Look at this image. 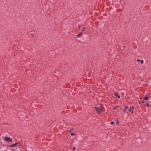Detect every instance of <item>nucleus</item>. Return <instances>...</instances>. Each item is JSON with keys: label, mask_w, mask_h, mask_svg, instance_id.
<instances>
[{"label": "nucleus", "mask_w": 151, "mask_h": 151, "mask_svg": "<svg viewBox=\"0 0 151 151\" xmlns=\"http://www.w3.org/2000/svg\"><path fill=\"white\" fill-rule=\"evenodd\" d=\"M12 151H14V150H12Z\"/></svg>", "instance_id": "obj_21"}, {"label": "nucleus", "mask_w": 151, "mask_h": 151, "mask_svg": "<svg viewBox=\"0 0 151 151\" xmlns=\"http://www.w3.org/2000/svg\"><path fill=\"white\" fill-rule=\"evenodd\" d=\"M141 61V64H143L144 63V61L143 60H142L140 61Z\"/></svg>", "instance_id": "obj_14"}, {"label": "nucleus", "mask_w": 151, "mask_h": 151, "mask_svg": "<svg viewBox=\"0 0 151 151\" xmlns=\"http://www.w3.org/2000/svg\"><path fill=\"white\" fill-rule=\"evenodd\" d=\"M145 106H147V107H149L150 106V104L148 103H147L146 105H145Z\"/></svg>", "instance_id": "obj_11"}, {"label": "nucleus", "mask_w": 151, "mask_h": 151, "mask_svg": "<svg viewBox=\"0 0 151 151\" xmlns=\"http://www.w3.org/2000/svg\"><path fill=\"white\" fill-rule=\"evenodd\" d=\"M96 111L97 113L100 114L101 113L104 112L105 111V109L103 105H101L99 106L95 107Z\"/></svg>", "instance_id": "obj_1"}, {"label": "nucleus", "mask_w": 151, "mask_h": 151, "mask_svg": "<svg viewBox=\"0 0 151 151\" xmlns=\"http://www.w3.org/2000/svg\"><path fill=\"white\" fill-rule=\"evenodd\" d=\"M4 140L5 141L9 142H12V140L10 137H5L4 138Z\"/></svg>", "instance_id": "obj_2"}, {"label": "nucleus", "mask_w": 151, "mask_h": 151, "mask_svg": "<svg viewBox=\"0 0 151 151\" xmlns=\"http://www.w3.org/2000/svg\"><path fill=\"white\" fill-rule=\"evenodd\" d=\"M80 27H81V26H80V25H78V28H79V29H80Z\"/></svg>", "instance_id": "obj_18"}, {"label": "nucleus", "mask_w": 151, "mask_h": 151, "mask_svg": "<svg viewBox=\"0 0 151 151\" xmlns=\"http://www.w3.org/2000/svg\"><path fill=\"white\" fill-rule=\"evenodd\" d=\"M119 123V122H117V123Z\"/></svg>", "instance_id": "obj_23"}, {"label": "nucleus", "mask_w": 151, "mask_h": 151, "mask_svg": "<svg viewBox=\"0 0 151 151\" xmlns=\"http://www.w3.org/2000/svg\"><path fill=\"white\" fill-rule=\"evenodd\" d=\"M17 145L16 143L15 144L10 145V146L11 147H14Z\"/></svg>", "instance_id": "obj_5"}, {"label": "nucleus", "mask_w": 151, "mask_h": 151, "mask_svg": "<svg viewBox=\"0 0 151 151\" xmlns=\"http://www.w3.org/2000/svg\"><path fill=\"white\" fill-rule=\"evenodd\" d=\"M114 93L115 96H116L119 99L120 98V96L119 95V94L118 93Z\"/></svg>", "instance_id": "obj_4"}, {"label": "nucleus", "mask_w": 151, "mask_h": 151, "mask_svg": "<svg viewBox=\"0 0 151 151\" xmlns=\"http://www.w3.org/2000/svg\"><path fill=\"white\" fill-rule=\"evenodd\" d=\"M142 99V98H140V99Z\"/></svg>", "instance_id": "obj_22"}, {"label": "nucleus", "mask_w": 151, "mask_h": 151, "mask_svg": "<svg viewBox=\"0 0 151 151\" xmlns=\"http://www.w3.org/2000/svg\"><path fill=\"white\" fill-rule=\"evenodd\" d=\"M141 60L139 59H137V61L138 62L140 61Z\"/></svg>", "instance_id": "obj_17"}, {"label": "nucleus", "mask_w": 151, "mask_h": 151, "mask_svg": "<svg viewBox=\"0 0 151 151\" xmlns=\"http://www.w3.org/2000/svg\"><path fill=\"white\" fill-rule=\"evenodd\" d=\"M74 135V134L73 133H72L71 134V136H73Z\"/></svg>", "instance_id": "obj_16"}, {"label": "nucleus", "mask_w": 151, "mask_h": 151, "mask_svg": "<svg viewBox=\"0 0 151 151\" xmlns=\"http://www.w3.org/2000/svg\"><path fill=\"white\" fill-rule=\"evenodd\" d=\"M16 143L17 145V146H21V145L19 142H18V143L16 142Z\"/></svg>", "instance_id": "obj_9"}, {"label": "nucleus", "mask_w": 151, "mask_h": 151, "mask_svg": "<svg viewBox=\"0 0 151 151\" xmlns=\"http://www.w3.org/2000/svg\"><path fill=\"white\" fill-rule=\"evenodd\" d=\"M114 122H111V123H110V124L111 125H113L114 124Z\"/></svg>", "instance_id": "obj_13"}, {"label": "nucleus", "mask_w": 151, "mask_h": 151, "mask_svg": "<svg viewBox=\"0 0 151 151\" xmlns=\"http://www.w3.org/2000/svg\"><path fill=\"white\" fill-rule=\"evenodd\" d=\"M119 107V106H116V107H114L113 108L114 109V110H115L116 109V108H118Z\"/></svg>", "instance_id": "obj_10"}, {"label": "nucleus", "mask_w": 151, "mask_h": 151, "mask_svg": "<svg viewBox=\"0 0 151 151\" xmlns=\"http://www.w3.org/2000/svg\"><path fill=\"white\" fill-rule=\"evenodd\" d=\"M142 103H144V101H142Z\"/></svg>", "instance_id": "obj_20"}, {"label": "nucleus", "mask_w": 151, "mask_h": 151, "mask_svg": "<svg viewBox=\"0 0 151 151\" xmlns=\"http://www.w3.org/2000/svg\"><path fill=\"white\" fill-rule=\"evenodd\" d=\"M149 97L147 96H145L144 98V99L145 100H147L148 99Z\"/></svg>", "instance_id": "obj_7"}, {"label": "nucleus", "mask_w": 151, "mask_h": 151, "mask_svg": "<svg viewBox=\"0 0 151 151\" xmlns=\"http://www.w3.org/2000/svg\"><path fill=\"white\" fill-rule=\"evenodd\" d=\"M83 34V33L81 32V33H80L78 34L77 35V37H79L80 36V35H82Z\"/></svg>", "instance_id": "obj_8"}, {"label": "nucleus", "mask_w": 151, "mask_h": 151, "mask_svg": "<svg viewBox=\"0 0 151 151\" xmlns=\"http://www.w3.org/2000/svg\"><path fill=\"white\" fill-rule=\"evenodd\" d=\"M76 149V147H73V151L75 150Z\"/></svg>", "instance_id": "obj_15"}, {"label": "nucleus", "mask_w": 151, "mask_h": 151, "mask_svg": "<svg viewBox=\"0 0 151 151\" xmlns=\"http://www.w3.org/2000/svg\"><path fill=\"white\" fill-rule=\"evenodd\" d=\"M73 128H72L70 129V131H69V132H70L72 131H73Z\"/></svg>", "instance_id": "obj_12"}, {"label": "nucleus", "mask_w": 151, "mask_h": 151, "mask_svg": "<svg viewBox=\"0 0 151 151\" xmlns=\"http://www.w3.org/2000/svg\"><path fill=\"white\" fill-rule=\"evenodd\" d=\"M85 29V28H83V31H84Z\"/></svg>", "instance_id": "obj_19"}, {"label": "nucleus", "mask_w": 151, "mask_h": 151, "mask_svg": "<svg viewBox=\"0 0 151 151\" xmlns=\"http://www.w3.org/2000/svg\"><path fill=\"white\" fill-rule=\"evenodd\" d=\"M133 109H134V107L133 106H131L129 109V111L130 112H131L132 113H133Z\"/></svg>", "instance_id": "obj_3"}, {"label": "nucleus", "mask_w": 151, "mask_h": 151, "mask_svg": "<svg viewBox=\"0 0 151 151\" xmlns=\"http://www.w3.org/2000/svg\"><path fill=\"white\" fill-rule=\"evenodd\" d=\"M128 108V106H125L124 109L123 110V111L124 112H125L126 110Z\"/></svg>", "instance_id": "obj_6"}]
</instances>
